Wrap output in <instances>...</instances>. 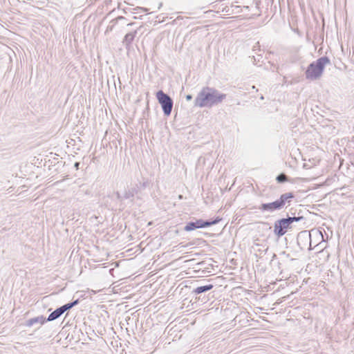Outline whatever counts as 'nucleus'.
I'll list each match as a JSON object with an SVG mask.
<instances>
[{
  "label": "nucleus",
  "mask_w": 354,
  "mask_h": 354,
  "mask_svg": "<svg viewBox=\"0 0 354 354\" xmlns=\"http://www.w3.org/2000/svg\"><path fill=\"white\" fill-rule=\"evenodd\" d=\"M46 321H47L46 319V318L44 316L41 315V316H38V317H33V318L28 319L26 322V326L30 327L32 325H34L35 324H38V323L40 324H44Z\"/></svg>",
  "instance_id": "13"
},
{
  "label": "nucleus",
  "mask_w": 354,
  "mask_h": 354,
  "mask_svg": "<svg viewBox=\"0 0 354 354\" xmlns=\"http://www.w3.org/2000/svg\"><path fill=\"white\" fill-rule=\"evenodd\" d=\"M226 96V94L221 93L214 87L205 86L198 93L194 100V106L211 108L221 103Z\"/></svg>",
  "instance_id": "1"
},
{
  "label": "nucleus",
  "mask_w": 354,
  "mask_h": 354,
  "mask_svg": "<svg viewBox=\"0 0 354 354\" xmlns=\"http://www.w3.org/2000/svg\"><path fill=\"white\" fill-rule=\"evenodd\" d=\"M286 218L291 225L294 222H299L305 220V217L304 216V211L302 209L298 210L297 216H289V214H286Z\"/></svg>",
  "instance_id": "11"
},
{
  "label": "nucleus",
  "mask_w": 354,
  "mask_h": 354,
  "mask_svg": "<svg viewBox=\"0 0 354 354\" xmlns=\"http://www.w3.org/2000/svg\"><path fill=\"white\" fill-rule=\"evenodd\" d=\"M303 168L305 169H309L311 168V167L308 163H304Z\"/></svg>",
  "instance_id": "20"
},
{
  "label": "nucleus",
  "mask_w": 354,
  "mask_h": 354,
  "mask_svg": "<svg viewBox=\"0 0 354 354\" xmlns=\"http://www.w3.org/2000/svg\"><path fill=\"white\" fill-rule=\"evenodd\" d=\"M137 193V189L134 187H128L125 189L124 192L122 195L120 194V192H117L115 193L117 199L120 201H123L124 200H131L134 197L135 194Z\"/></svg>",
  "instance_id": "8"
},
{
  "label": "nucleus",
  "mask_w": 354,
  "mask_h": 354,
  "mask_svg": "<svg viewBox=\"0 0 354 354\" xmlns=\"http://www.w3.org/2000/svg\"><path fill=\"white\" fill-rule=\"evenodd\" d=\"M63 313H64V310H62V306L55 310L53 312H52L46 319L48 322H52L57 318H59Z\"/></svg>",
  "instance_id": "14"
},
{
  "label": "nucleus",
  "mask_w": 354,
  "mask_h": 354,
  "mask_svg": "<svg viewBox=\"0 0 354 354\" xmlns=\"http://www.w3.org/2000/svg\"><path fill=\"white\" fill-rule=\"evenodd\" d=\"M113 26H109L107 27V28H106V32L111 31V30H112V29H113Z\"/></svg>",
  "instance_id": "23"
},
{
  "label": "nucleus",
  "mask_w": 354,
  "mask_h": 354,
  "mask_svg": "<svg viewBox=\"0 0 354 354\" xmlns=\"http://www.w3.org/2000/svg\"><path fill=\"white\" fill-rule=\"evenodd\" d=\"M187 101H190L192 99V95L190 94H188L185 96Z\"/></svg>",
  "instance_id": "21"
},
{
  "label": "nucleus",
  "mask_w": 354,
  "mask_h": 354,
  "mask_svg": "<svg viewBox=\"0 0 354 354\" xmlns=\"http://www.w3.org/2000/svg\"><path fill=\"white\" fill-rule=\"evenodd\" d=\"M193 245V243H192L191 242H189V243H187V244H185V245H184V244H183V243H180V244H178V249H181V248H187V247H188V246H189V245Z\"/></svg>",
  "instance_id": "19"
},
{
  "label": "nucleus",
  "mask_w": 354,
  "mask_h": 354,
  "mask_svg": "<svg viewBox=\"0 0 354 354\" xmlns=\"http://www.w3.org/2000/svg\"><path fill=\"white\" fill-rule=\"evenodd\" d=\"M292 225L289 223L286 217L281 218L274 223L273 232L277 237L280 238L292 230Z\"/></svg>",
  "instance_id": "7"
},
{
  "label": "nucleus",
  "mask_w": 354,
  "mask_h": 354,
  "mask_svg": "<svg viewBox=\"0 0 354 354\" xmlns=\"http://www.w3.org/2000/svg\"><path fill=\"white\" fill-rule=\"evenodd\" d=\"M79 165H80V162H75V167L78 169L79 168Z\"/></svg>",
  "instance_id": "24"
},
{
  "label": "nucleus",
  "mask_w": 354,
  "mask_h": 354,
  "mask_svg": "<svg viewBox=\"0 0 354 354\" xmlns=\"http://www.w3.org/2000/svg\"><path fill=\"white\" fill-rule=\"evenodd\" d=\"M151 322H152V319H151L150 320L148 319L146 322V324L148 325L149 326H150L151 324ZM151 325L153 326V323H151Z\"/></svg>",
  "instance_id": "22"
},
{
  "label": "nucleus",
  "mask_w": 354,
  "mask_h": 354,
  "mask_svg": "<svg viewBox=\"0 0 354 354\" xmlns=\"http://www.w3.org/2000/svg\"><path fill=\"white\" fill-rule=\"evenodd\" d=\"M165 279H162V277H156V283H160V286L158 288H156V292L160 290L159 295H161L159 298L163 297L164 295H166L168 293V290L169 288V281H167L165 283Z\"/></svg>",
  "instance_id": "9"
},
{
  "label": "nucleus",
  "mask_w": 354,
  "mask_h": 354,
  "mask_svg": "<svg viewBox=\"0 0 354 354\" xmlns=\"http://www.w3.org/2000/svg\"><path fill=\"white\" fill-rule=\"evenodd\" d=\"M260 99H261V100H263V99H264V97H263V95H261Z\"/></svg>",
  "instance_id": "26"
},
{
  "label": "nucleus",
  "mask_w": 354,
  "mask_h": 354,
  "mask_svg": "<svg viewBox=\"0 0 354 354\" xmlns=\"http://www.w3.org/2000/svg\"><path fill=\"white\" fill-rule=\"evenodd\" d=\"M214 288V285L211 283L205 284L199 286L196 288H194L192 291V294L193 295H198L202 293H205L210 290H212Z\"/></svg>",
  "instance_id": "10"
},
{
  "label": "nucleus",
  "mask_w": 354,
  "mask_h": 354,
  "mask_svg": "<svg viewBox=\"0 0 354 354\" xmlns=\"http://www.w3.org/2000/svg\"><path fill=\"white\" fill-rule=\"evenodd\" d=\"M162 6V3L159 4L158 9Z\"/></svg>",
  "instance_id": "27"
},
{
  "label": "nucleus",
  "mask_w": 354,
  "mask_h": 354,
  "mask_svg": "<svg viewBox=\"0 0 354 354\" xmlns=\"http://www.w3.org/2000/svg\"><path fill=\"white\" fill-rule=\"evenodd\" d=\"M297 212H298V210L294 209L293 208H290L289 212L287 214H289V216H297Z\"/></svg>",
  "instance_id": "18"
},
{
  "label": "nucleus",
  "mask_w": 354,
  "mask_h": 354,
  "mask_svg": "<svg viewBox=\"0 0 354 354\" xmlns=\"http://www.w3.org/2000/svg\"><path fill=\"white\" fill-rule=\"evenodd\" d=\"M330 64V59L327 56H322L311 62L305 72L306 78L310 80H318L323 74L326 64Z\"/></svg>",
  "instance_id": "3"
},
{
  "label": "nucleus",
  "mask_w": 354,
  "mask_h": 354,
  "mask_svg": "<svg viewBox=\"0 0 354 354\" xmlns=\"http://www.w3.org/2000/svg\"><path fill=\"white\" fill-rule=\"evenodd\" d=\"M295 197V194L293 192H285L281 194L277 199L272 202L262 203L257 209L262 214H272L274 212L281 211L285 207H286V205L289 206Z\"/></svg>",
  "instance_id": "2"
},
{
  "label": "nucleus",
  "mask_w": 354,
  "mask_h": 354,
  "mask_svg": "<svg viewBox=\"0 0 354 354\" xmlns=\"http://www.w3.org/2000/svg\"><path fill=\"white\" fill-rule=\"evenodd\" d=\"M156 100L161 106L164 115L169 117L174 106L173 99L162 90H159L156 91Z\"/></svg>",
  "instance_id": "5"
},
{
  "label": "nucleus",
  "mask_w": 354,
  "mask_h": 354,
  "mask_svg": "<svg viewBox=\"0 0 354 354\" xmlns=\"http://www.w3.org/2000/svg\"><path fill=\"white\" fill-rule=\"evenodd\" d=\"M165 18L166 17L162 16V15H157L156 16V24L164 22L165 21Z\"/></svg>",
  "instance_id": "17"
},
{
  "label": "nucleus",
  "mask_w": 354,
  "mask_h": 354,
  "mask_svg": "<svg viewBox=\"0 0 354 354\" xmlns=\"http://www.w3.org/2000/svg\"><path fill=\"white\" fill-rule=\"evenodd\" d=\"M222 218L219 216H216L212 219L203 220L196 219L195 221H189L186 223L184 227V230L186 232H190L196 229H202L210 227L214 225L218 224Z\"/></svg>",
  "instance_id": "4"
},
{
  "label": "nucleus",
  "mask_w": 354,
  "mask_h": 354,
  "mask_svg": "<svg viewBox=\"0 0 354 354\" xmlns=\"http://www.w3.org/2000/svg\"><path fill=\"white\" fill-rule=\"evenodd\" d=\"M311 236H312V234L310 232L304 230V231H301V232H299L298 234V236H297L298 241L301 240V241H303L305 242L309 241V248H308L309 250H313ZM314 236L316 237L320 236L322 239V241L319 243L316 244L313 248V249L317 248L319 250L318 252H319L323 249L325 248V247H322V243H325L326 241H324V239L322 232L319 230L315 232Z\"/></svg>",
  "instance_id": "6"
},
{
  "label": "nucleus",
  "mask_w": 354,
  "mask_h": 354,
  "mask_svg": "<svg viewBox=\"0 0 354 354\" xmlns=\"http://www.w3.org/2000/svg\"><path fill=\"white\" fill-rule=\"evenodd\" d=\"M78 304H79V299H76L72 302H70V303H68L62 306V310H64V312L65 313L66 311L69 310L70 309H71L73 307L75 306Z\"/></svg>",
  "instance_id": "15"
},
{
  "label": "nucleus",
  "mask_w": 354,
  "mask_h": 354,
  "mask_svg": "<svg viewBox=\"0 0 354 354\" xmlns=\"http://www.w3.org/2000/svg\"><path fill=\"white\" fill-rule=\"evenodd\" d=\"M276 180L278 183H284L288 182L289 178L284 173H281L277 176Z\"/></svg>",
  "instance_id": "16"
},
{
  "label": "nucleus",
  "mask_w": 354,
  "mask_h": 354,
  "mask_svg": "<svg viewBox=\"0 0 354 354\" xmlns=\"http://www.w3.org/2000/svg\"><path fill=\"white\" fill-rule=\"evenodd\" d=\"M136 33H137L136 31L131 32L127 33L124 36V39L122 41V43L126 46V48L127 49H129L131 43L133 41V39H134V38H135V37L136 35Z\"/></svg>",
  "instance_id": "12"
},
{
  "label": "nucleus",
  "mask_w": 354,
  "mask_h": 354,
  "mask_svg": "<svg viewBox=\"0 0 354 354\" xmlns=\"http://www.w3.org/2000/svg\"><path fill=\"white\" fill-rule=\"evenodd\" d=\"M162 314H161V313H160V314L157 315H156V319H159V317H162Z\"/></svg>",
  "instance_id": "25"
}]
</instances>
